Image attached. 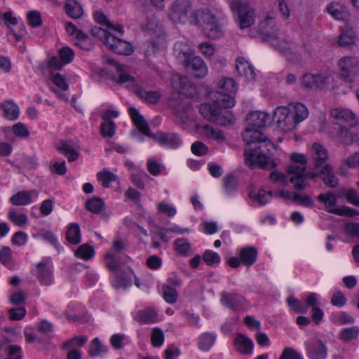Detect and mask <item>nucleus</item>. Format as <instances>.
Segmentation results:
<instances>
[{
	"label": "nucleus",
	"mask_w": 359,
	"mask_h": 359,
	"mask_svg": "<svg viewBox=\"0 0 359 359\" xmlns=\"http://www.w3.org/2000/svg\"><path fill=\"white\" fill-rule=\"evenodd\" d=\"M191 3L189 0H175L171 8L170 17L175 21L197 26L206 37L217 39L223 35L222 27L215 14L205 8L192 12Z\"/></svg>",
	"instance_id": "f257e3e1"
},
{
	"label": "nucleus",
	"mask_w": 359,
	"mask_h": 359,
	"mask_svg": "<svg viewBox=\"0 0 359 359\" xmlns=\"http://www.w3.org/2000/svg\"><path fill=\"white\" fill-rule=\"evenodd\" d=\"M212 104H201L200 106L201 114L207 120L216 124L225 126L233 122L234 118L227 108L235 105L234 97L223 91H217L212 95Z\"/></svg>",
	"instance_id": "f03ea898"
},
{
	"label": "nucleus",
	"mask_w": 359,
	"mask_h": 359,
	"mask_svg": "<svg viewBox=\"0 0 359 359\" xmlns=\"http://www.w3.org/2000/svg\"><path fill=\"white\" fill-rule=\"evenodd\" d=\"M312 158L315 171L311 173L310 178L320 177L327 187H337L339 180L334 174L332 166L327 163L326 148L319 143H314L312 146Z\"/></svg>",
	"instance_id": "7ed1b4c3"
},
{
	"label": "nucleus",
	"mask_w": 359,
	"mask_h": 359,
	"mask_svg": "<svg viewBox=\"0 0 359 359\" xmlns=\"http://www.w3.org/2000/svg\"><path fill=\"white\" fill-rule=\"evenodd\" d=\"M273 148L274 144L266 136L258 144L245 150V163L252 169L257 165L267 170L276 168V163L268 156Z\"/></svg>",
	"instance_id": "20e7f679"
},
{
	"label": "nucleus",
	"mask_w": 359,
	"mask_h": 359,
	"mask_svg": "<svg viewBox=\"0 0 359 359\" xmlns=\"http://www.w3.org/2000/svg\"><path fill=\"white\" fill-rule=\"evenodd\" d=\"M292 163L288 167L287 172L290 175V181L296 190L301 191L309 184L307 179L310 178V172H306V157L303 154L293 153L291 156Z\"/></svg>",
	"instance_id": "39448f33"
},
{
	"label": "nucleus",
	"mask_w": 359,
	"mask_h": 359,
	"mask_svg": "<svg viewBox=\"0 0 359 359\" xmlns=\"http://www.w3.org/2000/svg\"><path fill=\"white\" fill-rule=\"evenodd\" d=\"M184 66L187 73L196 79H203L208 74V66L204 60L195 55L194 50L189 49L182 53Z\"/></svg>",
	"instance_id": "423d86ee"
},
{
	"label": "nucleus",
	"mask_w": 359,
	"mask_h": 359,
	"mask_svg": "<svg viewBox=\"0 0 359 359\" xmlns=\"http://www.w3.org/2000/svg\"><path fill=\"white\" fill-rule=\"evenodd\" d=\"M230 6L236 15V20L241 29L248 28L254 24V11L248 4H241L238 1H232Z\"/></svg>",
	"instance_id": "0eeeda50"
},
{
	"label": "nucleus",
	"mask_w": 359,
	"mask_h": 359,
	"mask_svg": "<svg viewBox=\"0 0 359 359\" xmlns=\"http://www.w3.org/2000/svg\"><path fill=\"white\" fill-rule=\"evenodd\" d=\"M339 76L345 82L351 83L359 72V62L355 57H344L338 62Z\"/></svg>",
	"instance_id": "6e6552de"
},
{
	"label": "nucleus",
	"mask_w": 359,
	"mask_h": 359,
	"mask_svg": "<svg viewBox=\"0 0 359 359\" xmlns=\"http://www.w3.org/2000/svg\"><path fill=\"white\" fill-rule=\"evenodd\" d=\"M273 121L276 122L278 127L285 131L291 130L299 124L290 109L285 107H278L276 109L273 115Z\"/></svg>",
	"instance_id": "1a4fd4ad"
},
{
	"label": "nucleus",
	"mask_w": 359,
	"mask_h": 359,
	"mask_svg": "<svg viewBox=\"0 0 359 359\" xmlns=\"http://www.w3.org/2000/svg\"><path fill=\"white\" fill-rule=\"evenodd\" d=\"M258 31L264 41H269L271 44H276V36L278 34V29L273 16L268 14L259 23Z\"/></svg>",
	"instance_id": "9d476101"
},
{
	"label": "nucleus",
	"mask_w": 359,
	"mask_h": 359,
	"mask_svg": "<svg viewBox=\"0 0 359 359\" xmlns=\"http://www.w3.org/2000/svg\"><path fill=\"white\" fill-rule=\"evenodd\" d=\"M152 139L159 144L172 149L178 148L182 142L180 136L173 132L158 131L154 135H152Z\"/></svg>",
	"instance_id": "9b49d317"
},
{
	"label": "nucleus",
	"mask_w": 359,
	"mask_h": 359,
	"mask_svg": "<svg viewBox=\"0 0 359 359\" xmlns=\"http://www.w3.org/2000/svg\"><path fill=\"white\" fill-rule=\"evenodd\" d=\"M222 304L236 311L241 309L245 304V299L237 292L223 291L220 294Z\"/></svg>",
	"instance_id": "f8f14e48"
},
{
	"label": "nucleus",
	"mask_w": 359,
	"mask_h": 359,
	"mask_svg": "<svg viewBox=\"0 0 359 359\" xmlns=\"http://www.w3.org/2000/svg\"><path fill=\"white\" fill-rule=\"evenodd\" d=\"M247 126L251 128H256L260 130L271 122V116L264 111H252L249 113L245 118Z\"/></svg>",
	"instance_id": "ddd939ff"
},
{
	"label": "nucleus",
	"mask_w": 359,
	"mask_h": 359,
	"mask_svg": "<svg viewBox=\"0 0 359 359\" xmlns=\"http://www.w3.org/2000/svg\"><path fill=\"white\" fill-rule=\"evenodd\" d=\"M50 79L54 84L53 87H50L52 91L61 100L68 102V96L65 94V91L67 90L69 86L66 79L59 73H52Z\"/></svg>",
	"instance_id": "4468645a"
},
{
	"label": "nucleus",
	"mask_w": 359,
	"mask_h": 359,
	"mask_svg": "<svg viewBox=\"0 0 359 359\" xmlns=\"http://www.w3.org/2000/svg\"><path fill=\"white\" fill-rule=\"evenodd\" d=\"M107 46L111 50L118 55H130L134 51L131 43L114 35L108 39Z\"/></svg>",
	"instance_id": "2eb2a0df"
},
{
	"label": "nucleus",
	"mask_w": 359,
	"mask_h": 359,
	"mask_svg": "<svg viewBox=\"0 0 359 359\" xmlns=\"http://www.w3.org/2000/svg\"><path fill=\"white\" fill-rule=\"evenodd\" d=\"M308 356L311 359H325L327 347L320 340L308 341L305 343Z\"/></svg>",
	"instance_id": "dca6fc26"
},
{
	"label": "nucleus",
	"mask_w": 359,
	"mask_h": 359,
	"mask_svg": "<svg viewBox=\"0 0 359 359\" xmlns=\"http://www.w3.org/2000/svg\"><path fill=\"white\" fill-rule=\"evenodd\" d=\"M128 111L134 124L136 126L139 131L143 135L152 139V135H154L155 133H151L150 132L147 122L145 121L144 117L140 114L138 110L134 107H130Z\"/></svg>",
	"instance_id": "f3484780"
},
{
	"label": "nucleus",
	"mask_w": 359,
	"mask_h": 359,
	"mask_svg": "<svg viewBox=\"0 0 359 359\" xmlns=\"http://www.w3.org/2000/svg\"><path fill=\"white\" fill-rule=\"evenodd\" d=\"M242 137L245 144L251 148L258 144L266 135L258 129L246 127Z\"/></svg>",
	"instance_id": "a211bd4d"
},
{
	"label": "nucleus",
	"mask_w": 359,
	"mask_h": 359,
	"mask_svg": "<svg viewBox=\"0 0 359 359\" xmlns=\"http://www.w3.org/2000/svg\"><path fill=\"white\" fill-rule=\"evenodd\" d=\"M326 11L337 20H344L349 16L346 7L339 2H331L326 6Z\"/></svg>",
	"instance_id": "6ab92c4d"
},
{
	"label": "nucleus",
	"mask_w": 359,
	"mask_h": 359,
	"mask_svg": "<svg viewBox=\"0 0 359 359\" xmlns=\"http://www.w3.org/2000/svg\"><path fill=\"white\" fill-rule=\"evenodd\" d=\"M302 83L307 88H323L327 85V78L319 74H306L303 76Z\"/></svg>",
	"instance_id": "aec40b11"
},
{
	"label": "nucleus",
	"mask_w": 359,
	"mask_h": 359,
	"mask_svg": "<svg viewBox=\"0 0 359 359\" xmlns=\"http://www.w3.org/2000/svg\"><path fill=\"white\" fill-rule=\"evenodd\" d=\"M332 115L337 120L343 121L351 127H353L358 123L355 115L349 109H336L332 111Z\"/></svg>",
	"instance_id": "412c9836"
},
{
	"label": "nucleus",
	"mask_w": 359,
	"mask_h": 359,
	"mask_svg": "<svg viewBox=\"0 0 359 359\" xmlns=\"http://www.w3.org/2000/svg\"><path fill=\"white\" fill-rule=\"evenodd\" d=\"M236 350L242 354H250L252 351L253 342L243 334H238L233 341Z\"/></svg>",
	"instance_id": "4be33fe9"
},
{
	"label": "nucleus",
	"mask_w": 359,
	"mask_h": 359,
	"mask_svg": "<svg viewBox=\"0 0 359 359\" xmlns=\"http://www.w3.org/2000/svg\"><path fill=\"white\" fill-rule=\"evenodd\" d=\"M257 254V250L255 247L247 246L239 250L238 255L243 265L250 266L255 263Z\"/></svg>",
	"instance_id": "5701e85b"
},
{
	"label": "nucleus",
	"mask_w": 359,
	"mask_h": 359,
	"mask_svg": "<svg viewBox=\"0 0 359 359\" xmlns=\"http://www.w3.org/2000/svg\"><path fill=\"white\" fill-rule=\"evenodd\" d=\"M236 69L241 76H245L248 79H254L256 76L253 67L243 57L236 60Z\"/></svg>",
	"instance_id": "b1692460"
},
{
	"label": "nucleus",
	"mask_w": 359,
	"mask_h": 359,
	"mask_svg": "<svg viewBox=\"0 0 359 359\" xmlns=\"http://www.w3.org/2000/svg\"><path fill=\"white\" fill-rule=\"evenodd\" d=\"M108 63L114 66L118 74L117 76H114L113 79L118 83H124L127 81H135V78L125 73V66L116 62L113 59H109Z\"/></svg>",
	"instance_id": "393cba45"
},
{
	"label": "nucleus",
	"mask_w": 359,
	"mask_h": 359,
	"mask_svg": "<svg viewBox=\"0 0 359 359\" xmlns=\"http://www.w3.org/2000/svg\"><path fill=\"white\" fill-rule=\"evenodd\" d=\"M355 32L352 28L346 27L341 30L337 43L341 47L348 46L355 42Z\"/></svg>",
	"instance_id": "a878e982"
},
{
	"label": "nucleus",
	"mask_w": 359,
	"mask_h": 359,
	"mask_svg": "<svg viewBox=\"0 0 359 359\" xmlns=\"http://www.w3.org/2000/svg\"><path fill=\"white\" fill-rule=\"evenodd\" d=\"M64 8L67 15L73 19L79 18L83 15V8L76 0H67Z\"/></svg>",
	"instance_id": "bb28decb"
},
{
	"label": "nucleus",
	"mask_w": 359,
	"mask_h": 359,
	"mask_svg": "<svg viewBox=\"0 0 359 359\" xmlns=\"http://www.w3.org/2000/svg\"><path fill=\"white\" fill-rule=\"evenodd\" d=\"M157 316V313L154 309L146 308L138 311L134 318L139 323H152L156 321Z\"/></svg>",
	"instance_id": "cd10ccee"
},
{
	"label": "nucleus",
	"mask_w": 359,
	"mask_h": 359,
	"mask_svg": "<svg viewBox=\"0 0 359 359\" xmlns=\"http://www.w3.org/2000/svg\"><path fill=\"white\" fill-rule=\"evenodd\" d=\"M250 188L251 189L248 193L250 198L260 205H266L269 202L271 197L273 196L272 191H266L264 189H260L257 192H255L252 189V186Z\"/></svg>",
	"instance_id": "c85d7f7f"
},
{
	"label": "nucleus",
	"mask_w": 359,
	"mask_h": 359,
	"mask_svg": "<svg viewBox=\"0 0 359 359\" xmlns=\"http://www.w3.org/2000/svg\"><path fill=\"white\" fill-rule=\"evenodd\" d=\"M287 109H290V112L298 123L308 117L309 110L302 103L291 104Z\"/></svg>",
	"instance_id": "c756f323"
},
{
	"label": "nucleus",
	"mask_w": 359,
	"mask_h": 359,
	"mask_svg": "<svg viewBox=\"0 0 359 359\" xmlns=\"http://www.w3.org/2000/svg\"><path fill=\"white\" fill-rule=\"evenodd\" d=\"M34 191H22L13 195L10 201L14 205H26L32 202V194Z\"/></svg>",
	"instance_id": "7c9ffc66"
},
{
	"label": "nucleus",
	"mask_w": 359,
	"mask_h": 359,
	"mask_svg": "<svg viewBox=\"0 0 359 359\" xmlns=\"http://www.w3.org/2000/svg\"><path fill=\"white\" fill-rule=\"evenodd\" d=\"M46 265L44 262H40L37 264V278L43 284L49 285L53 282V273L51 269Z\"/></svg>",
	"instance_id": "2f4dec72"
},
{
	"label": "nucleus",
	"mask_w": 359,
	"mask_h": 359,
	"mask_svg": "<svg viewBox=\"0 0 359 359\" xmlns=\"http://www.w3.org/2000/svg\"><path fill=\"white\" fill-rule=\"evenodd\" d=\"M106 259H109L107 266L111 270H116L120 264L128 261V256L121 253H109L106 255Z\"/></svg>",
	"instance_id": "473e14b6"
},
{
	"label": "nucleus",
	"mask_w": 359,
	"mask_h": 359,
	"mask_svg": "<svg viewBox=\"0 0 359 359\" xmlns=\"http://www.w3.org/2000/svg\"><path fill=\"white\" fill-rule=\"evenodd\" d=\"M137 95L144 100L146 102L155 104H156L161 95V93L158 90L155 91H147L144 88H138L136 92Z\"/></svg>",
	"instance_id": "72a5a7b5"
},
{
	"label": "nucleus",
	"mask_w": 359,
	"mask_h": 359,
	"mask_svg": "<svg viewBox=\"0 0 359 359\" xmlns=\"http://www.w3.org/2000/svg\"><path fill=\"white\" fill-rule=\"evenodd\" d=\"M4 111V116L9 120H15L19 116L18 107L11 101H5L3 104H0Z\"/></svg>",
	"instance_id": "f704fd0d"
},
{
	"label": "nucleus",
	"mask_w": 359,
	"mask_h": 359,
	"mask_svg": "<svg viewBox=\"0 0 359 359\" xmlns=\"http://www.w3.org/2000/svg\"><path fill=\"white\" fill-rule=\"evenodd\" d=\"M66 239L72 244H78L81 242L80 227L77 224H72L66 232Z\"/></svg>",
	"instance_id": "c9c22d12"
},
{
	"label": "nucleus",
	"mask_w": 359,
	"mask_h": 359,
	"mask_svg": "<svg viewBox=\"0 0 359 359\" xmlns=\"http://www.w3.org/2000/svg\"><path fill=\"white\" fill-rule=\"evenodd\" d=\"M58 151L65 155L69 161H74L79 157V152L66 142H61L60 147H57Z\"/></svg>",
	"instance_id": "e433bc0d"
},
{
	"label": "nucleus",
	"mask_w": 359,
	"mask_h": 359,
	"mask_svg": "<svg viewBox=\"0 0 359 359\" xmlns=\"http://www.w3.org/2000/svg\"><path fill=\"white\" fill-rule=\"evenodd\" d=\"M104 203L100 197H94L86 202V208L95 214H98L101 212L104 207Z\"/></svg>",
	"instance_id": "4c0bfd02"
},
{
	"label": "nucleus",
	"mask_w": 359,
	"mask_h": 359,
	"mask_svg": "<svg viewBox=\"0 0 359 359\" xmlns=\"http://www.w3.org/2000/svg\"><path fill=\"white\" fill-rule=\"evenodd\" d=\"M175 250L183 256H189L191 251V244L186 238H178L174 243Z\"/></svg>",
	"instance_id": "58836bf2"
},
{
	"label": "nucleus",
	"mask_w": 359,
	"mask_h": 359,
	"mask_svg": "<svg viewBox=\"0 0 359 359\" xmlns=\"http://www.w3.org/2000/svg\"><path fill=\"white\" fill-rule=\"evenodd\" d=\"M224 188L227 194H232L237 189L238 179L233 174H229L223 178Z\"/></svg>",
	"instance_id": "ea45409f"
},
{
	"label": "nucleus",
	"mask_w": 359,
	"mask_h": 359,
	"mask_svg": "<svg viewBox=\"0 0 359 359\" xmlns=\"http://www.w3.org/2000/svg\"><path fill=\"white\" fill-rule=\"evenodd\" d=\"M75 255L83 259H90L95 255L94 248L90 245L85 243L81 245L76 251Z\"/></svg>",
	"instance_id": "a19ab883"
},
{
	"label": "nucleus",
	"mask_w": 359,
	"mask_h": 359,
	"mask_svg": "<svg viewBox=\"0 0 359 359\" xmlns=\"http://www.w3.org/2000/svg\"><path fill=\"white\" fill-rule=\"evenodd\" d=\"M219 90L231 95L236 90V82L231 78H224L218 83Z\"/></svg>",
	"instance_id": "79ce46f5"
},
{
	"label": "nucleus",
	"mask_w": 359,
	"mask_h": 359,
	"mask_svg": "<svg viewBox=\"0 0 359 359\" xmlns=\"http://www.w3.org/2000/svg\"><path fill=\"white\" fill-rule=\"evenodd\" d=\"M358 334L359 328L356 326H353L343 329L339 334V338L343 341L348 342L351 339H356Z\"/></svg>",
	"instance_id": "37998d69"
},
{
	"label": "nucleus",
	"mask_w": 359,
	"mask_h": 359,
	"mask_svg": "<svg viewBox=\"0 0 359 359\" xmlns=\"http://www.w3.org/2000/svg\"><path fill=\"white\" fill-rule=\"evenodd\" d=\"M97 177L98 180L101 182L102 187L104 188H108L110 182H115L118 178L113 172L106 170L98 172L97 174Z\"/></svg>",
	"instance_id": "c03bdc74"
},
{
	"label": "nucleus",
	"mask_w": 359,
	"mask_h": 359,
	"mask_svg": "<svg viewBox=\"0 0 359 359\" xmlns=\"http://www.w3.org/2000/svg\"><path fill=\"white\" fill-rule=\"evenodd\" d=\"M317 199L323 203L325 208L328 210L333 209L337 204V198L332 192L321 194L317 196Z\"/></svg>",
	"instance_id": "a18cd8bd"
},
{
	"label": "nucleus",
	"mask_w": 359,
	"mask_h": 359,
	"mask_svg": "<svg viewBox=\"0 0 359 359\" xmlns=\"http://www.w3.org/2000/svg\"><path fill=\"white\" fill-rule=\"evenodd\" d=\"M116 124L114 121H104L100 126V135L103 137L111 138L115 133Z\"/></svg>",
	"instance_id": "49530a36"
},
{
	"label": "nucleus",
	"mask_w": 359,
	"mask_h": 359,
	"mask_svg": "<svg viewBox=\"0 0 359 359\" xmlns=\"http://www.w3.org/2000/svg\"><path fill=\"white\" fill-rule=\"evenodd\" d=\"M293 202L306 207H314L315 204L309 195H302L299 193H292V199Z\"/></svg>",
	"instance_id": "de8ad7c7"
},
{
	"label": "nucleus",
	"mask_w": 359,
	"mask_h": 359,
	"mask_svg": "<svg viewBox=\"0 0 359 359\" xmlns=\"http://www.w3.org/2000/svg\"><path fill=\"white\" fill-rule=\"evenodd\" d=\"M107 351L106 347L101 343L98 338H95L90 345L88 353L91 356H97Z\"/></svg>",
	"instance_id": "09e8293b"
},
{
	"label": "nucleus",
	"mask_w": 359,
	"mask_h": 359,
	"mask_svg": "<svg viewBox=\"0 0 359 359\" xmlns=\"http://www.w3.org/2000/svg\"><path fill=\"white\" fill-rule=\"evenodd\" d=\"M215 340L213 334L205 333L199 338L198 347L203 351H208L212 346Z\"/></svg>",
	"instance_id": "8fccbe9b"
},
{
	"label": "nucleus",
	"mask_w": 359,
	"mask_h": 359,
	"mask_svg": "<svg viewBox=\"0 0 359 359\" xmlns=\"http://www.w3.org/2000/svg\"><path fill=\"white\" fill-rule=\"evenodd\" d=\"M91 34L93 36L98 38L100 40L103 41L106 46L107 45L108 39L113 36L107 30L99 27H93L91 29Z\"/></svg>",
	"instance_id": "3c124183"
},
{
	"label": "nucleus",
	"mask_w": 359,
	"mask_h": 359,
	"mask_svg": "<svg viewBox=\"0 0 359 359\" xmlns=\"http://www.w3.org/2000/svg\"><path fill=\"white\" fill-rule=\"evenodd\" d=\"M8 219L18 226H22L27 224V216L25 214H18L14 210H10L8 213Z\"/></svg>",
	"instance_id": "603ef678"
},
{
	"label": "nucleus",
	"mask_w": 359,
	"mask_h": 359,
	"mask_svg": "<svg viewBox=\"0 0 359 359\" xmlns=\"http://www.w3.org/2000/svg\"><path fill=\"white\" fill-rule=\"evenodd\" d=\"M202 258L208 266L219 264L221 261L220 256L218 253L209 250H207L203 252Z\"/></svg>",
	"instance_id": "864d4df0"
},
{
	"label": "nucleus",
	"mask_w": 359,
	"mask_h": 359,
	"mask_svg": "<svg viewBox=\"0 0 359 359\" xmlns=\"http://www.w3.org/2000/svg\"><path fill=\"white\" fill-rule=\"evenodd\" d=\"M328 212L340 216L354 217L359 215V211L355 209L344 207L341 208H334L328 210Z\"/></svg>",
	"instance_id": "5fc2aeb1"
},
{
	"label": "nucleus",
	"mask_w": 359,
	"mask_h": 359,
	"mask_svg": "<svg viewBox=\"0 0 359 359\" xmlns=\"http://www.w3.org/2000/svg\"><path fill=\"white\" fill-rule=\"evenodd\" d=\"M88 337L86 336H76L65 341L63 344V348H74L76 346L81 347L86 343Z\"/></svg>",
	"instance_id": "6e6d98bb"
},
{
	"label": "nucleus",
	"mask_w": 359,
	"mask_h": 359,
	"mask_svg": "<svg viewBox=\"0 0 359 359\" xmlns=\"http://www.w3.org/2000/svg\"><path fill=\"white\" fill-rule=\"evenodd\" d=\"M74 56V51L68 47H63L59 50V58L65 65L70 63L72 61Z\"/></svg>",
	"instance_id": "4d7b16f0"
},
{
	"label": "nucleus",
	"mask_w": 359,
	"mask_h": 359,
	"mask_svg": "<svg viewBox=\"0 0 359 359\" xmlns=\"http://www.w3.org/2000/svg\"><path fill=\"white\" fill-rule=\"evenodd\" d=\"M151 339L154 346H161L164 341V334L162 330L158 327H155L152 331Z\"/></svg>",
	"instance_id": "13d9d810"
},
{
	"label": "nucleus",
	"mask_w": 359,
	"mask_h": 359,
	"mask_svg": "<svg viewBox=\"0 0 359 359\" xmlns=\"http://www.w3.org/2000/svg\"><path fill=\"white\" fill-rule=\"evenodd\" d=\"M8 317L12 320H20L26 315V309L25 307H18L10 309L8 311Z\"/></svg>",
	"instance_id": "bf43d9fd"
},
{
	"label": "nucleus",
	"mask_w": 359,
	"mask_h": 359,
	"mask_svg": "<svg viewBox=\"0 0 359 359\" xmlns=\"http://www.w3.org/2000/svg\"><path fill=\"white\" fill-rule=\"evenodd\" d=\"M164 299L169 304H173L177 300V292L175 289L164 286L163 287Z\"/></svg>",
	"instance_id": "052dcab7"
},
{
	"label": "nucleus",
	"mask_w": 359,
	"mask_h": 359,
	"mask_svg": "<svg viewBox=\"0 0 359 359\" xmlns=\"http://www.w3.org/2000/svg\"><path fill=\"white\" fill-rule=\"evenodd\" d=\"M0 262L4 266H8L12 262V250L11 248L4 246L0 251Z\"/></svg>",
	"instance_id": "680f3d73"
},
{
	"label": "nucleus",
	"mask_w": 359,
	"mask_h": 359,
	"mask_svg": "<svg viewBox=\"0 0 359 359\" xmlns=\"http://www.w3.org/2000/svg\"><path fill=\"white\" fill-rule=\"evenodd\" d=\"M29 25L32 27H39L42 24L41 16L38 11H31L27 14Z\"/></svg>",
	"instance_id": "e2e57ef3"
},
{
	"label": "nucleus",
	"mask_w": 359,
	"mask_h": 359,
	"mask_svg": "<svg viewBox=\"0 0 359 359\" xmlns=\"http://www.w3.org/2000/svg\"><path fill=\"white\" fill-rule=\"evenodd\" d=\"M338 140L344 144H351L353 141L354 136L345 128H341L338 133Z\"/></svg>",
	"instance_id": "0e129e2a"
},
{
	"label": "nucleus",
	"mask_w": 359,
	"mask_h": 359,
	"mask_svg": "<svg viewBox=\"0 0 359 359\" xmlns=\"http://www.w3.org/2000/svg\"><path fill=\"white\" fill-rule=\"evenodd\" d=\"M64 65H65L60 60L59 57L53 56L48 60V69L51 74L52 73H54L55 71L61 69Z\"/></svg>",
	"instance_id": "69168bd1"
},
{
	"label": "nucleus",
	"mask_w": 359,
	"mask_h": 359,
	"mask_svg": "<svg viewBox=\"0 0 359 359\" xmlns=\"http://www.w3.org/2000/svg\"><path fill=\"white\" fill-rule=\"evenodd\" d=\"M8 356L1 359H22L21 347L18 345H10L7 347Z\"/></svg>",
	"instance_id": "338daca9"
},
{
	"label": "nucleus",
	"mask_w": 359,
	"mask_h": 359,
	"mask_svg": "<svg viewBox=\"0 0 359 359\" xmlns=\"http://www.w3.org/2000/svg\"><path fill=\"white\" fill-rule=\"evenodd\" d=\"M279 359H303V358L296 350L287 347L283 351Z\"/></svg>",
	"instance_id": "774afa93"
}]
</instances>
